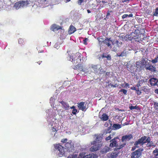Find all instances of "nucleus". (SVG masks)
Here are the masks:
<instances>
[{
    "label": "nucleus",
    "mask_w": 158,
    "mask_h": 158,
    "mask_svg": "<svg viewBox=\"0 0 158 158\" xmlns=\"http://www.w3.org/2000/svg\"><path fill=\"white\" fill-rule=\"evenodd\" d=\"M96 137L94 140L91 142V144L93 146L90 149V151L94 152L98 150L101 147L102 144L101 142L102 139V135L101 134H95L94 135Z\"/></svg>",
    "instance_id": "obj_1"
},
{
    "label": "nucleus",
    "mask_w": 158,
    "mask_h": 158,
    "mask_svg": "<svg viewBox=\"0 0 158 158\" xmlns=\"http://www.w3.org/2000/svg\"><path fill=\"white\" fill-rule=\"evenodd\" d=\"M141 35L143 37V35L141 33L138 34L137 33L133 32L129 35H127L125 36L124 39L126 40H135L136 41H142L143 40V38H141Z\"/></svg>",
    "instance_id": "obj_2"
},
{
    "label": "nucleus",
    "mask_w": 158,
    "mask_h": 158,
    "mask_svg": "<svg viewBox=\"0 0 158 158\" xmlns=\"http://www.w3.org/2000/svg\"><path fill=\"white\" fill-rule=\"evenodd\" d=\"M54 151L59 157H62L65 155V148L60 144L54 145Z\"/></svg>",
    "instance_id": "obj_3"
},
{
    "label": "nucleus",
    "mask_w": 158,
    "mask_h": 158,
    "mask_svg": "<svg viewBox=\"0 0 158 158\" xmlns=\"http://www.w3.org/2000/svg\"><path fill=\"white\" fill-rule=\"evenodd\" d=\"M110 38H106L104 40V43L107 46L110 47V48H112L111 44L110 43L111 42L112 45L116 44L118 46H120L122 44V42H119L118 40H116L114 42L112 40H111Z\"/></svg>",
    "instance_id": "obj_4"
},
{
    "label": "nucleus",
    "mask_w": 158,
    "mask_h": 158,
    "mask_svg": "<svg viewBox=\"0 0 158 158\" xmlns=\"http://www.w3.org/2000/svg\"><path fill=\"white\" fill-rule=\"evenodd\" d=\"M143 149L139 148L132 152L131 154V158H139L142 155Z\"/></svg>",
    "instance_id": "obj_5"
},
{
    "label": "nucleus",
    "mask_w": 158,
    "mask_h": 158,
    "mask_svg": "<svg viewBox=\"0 0 158 158\" xmlns=\"http://www.w3.org/2000/svg\"><path fill=\"white\" fill-rule=\"evenodd\" d=\"M29 4V2L27 0L21 1L15 3L14 6L16 9H18L21 7L27 6Z\"/></svg>",
    "instance_id": "obj_6"
},
{
    "label": "nucleus",
    "mask_w": 158,
    "mask_h": 158,
    "mask_svg": "<svg viewBox=\"0 0 158 158\" xmlns=\"http://www.w3.org/2000/svg\"><path fill=\"white\" fill-rule=\"evenodd\" d=\"M65 148L68 151L70 152H73L74 151V144L73 143L71 140L67 142L65 144Z\"/></svg>",
    "instance_id": "obj_7"
},
{
    "label": "nucleus",
    "mask_w": 158,
    "mask_h": 158,
    "mask_svg": "<svg viewBox=\"0 0 158 158\" xmlns=\"http://www.w3.org/2000/svg\"><path fill=\"white\" fill-rule=\"evenodd\" d=\"M118 137H116L111 139L110 141V147L112 148L114 147H117L118 146V143L116 139H118Z\"/></svg>",
    "instance_id": "obj_8"
},
{
    "label": "nucleus",
    "mask_w": 158,
    "mask_h": 158,
    "mask_svg": "<svg viewBox=\"0 0 158 158\" xmlns=\"http://www.w3.org/2000/svg\"><path fill=\"white\" fill-rule=\"evenodd\" d=\"M133 138V135L132 134L126 135L122 137V141L123 142L125 141H128Z\"/></svg>",
    "instance_id": "obj_9"
},
{
    "label": "nucleus",
    "mask_w": 158,
    "mask_h": 158,
    "mask_svg": "<svg viewBox=\"0 0 158 158\" xmlns=\"http://www.w3.org/2000/svg\"><path fill=\"white\" fill-rule=\"evenodd\" d=\"M85 102H81L78 103V107L80 110L82 111H85L87 109L86 107L85 106Z\"/></svg>",
    "instance_id": "obj_10"
},
{
    "label": "nucleus",
    "mask_w": 158,
    "mask_h": 158,
    "mask_svg": "<svg viewBox=\"0 0 158 158\" xmlns=\"http://www.w3.org/2000/svg\"><path fill=\"white\" fill-rule=\"evenodd\" d=\"M149 83L152 86H154L157 85L158 79L156 78H151L149 79Z\"/></svg>",
    "instance_id": "obj_11"
},
{
    "label": "nucleus",
    "mask_w": 158,
    "mask_h": 158,
    "mask_svg": "<svg viewBox=\"0 0 158 158\" xmlns=\"http://www.w3.org/2000/svg\"><path fill=\"white\" fill-rule=\"evenodd\" d=\"M61 29L62 27H61L55 24L52 25L51 27V30L54 31Z\"/></svg>",
    "instance_id": "obj_12"
},
{
    "label": "nucleus",
    "mask_w": 158,
    "mask_h": 158,
    "mask_svg": "<svg viewBox=\"0 0 158 158\" xmlns=\"http://www.w3.org/2000/svg\"><path fill=\"white\" fill-rule=\"evenodd\" d=\"M77 67H78V69L79 71L84 72L85 73L88 72L87 69L84 67L83 65L81 64H78Z\"/></svg>",
    "instance_id": "obj_13"
},
{
    "label": "nucleus",
    "mask_w": 158,
    "mask_h": 158,
    "mask_svg": "<svg viewBox=\"0 0 158 158\" xmlns=\"http://www.w3.org/2000/svg\"><path fill=\"white\" fill-rule=\"evenodd\" d=\"M136 64L137 69H138V70H140L144 67V66L142 64L140 61H137Z\"/></svg>",
    "instance_id": "obj_14"
},
{
    "label": "nucleus",
    "mask_w": 158,
    "mask_h": 158,
    "mask_svg": "<svg viewBox=\"0 0 158 158\" xmlns=\"http://www.w3.org/2000/svg\"><path fill=\"white\" fill-rule=\"evenodd\" d=\"M60 103L62 105L63 108L65 110H68L69 109V105L66 102L62 101L60 102Z\"/></svg>",
    "instance_id": "obj_15"
},
{
    "label": "nucleus",
    "mask_w": 158,
    "mask_h": 158,
    "mask_svg": "<svg viewBox=\"0 0 158 158\" xmlns=\"http://www.w3.org/2000/svg\"><path fill=\"white\" fill-rule=\"evenodd\" d=\"M145 68L147 70H150L151 72H155L156 71V68L152 65H149L148 66H147L145 67Z\"/></svg>",
    "instance_id": "obj_16"
},
{
    "label": "nucleus",
    "mask_w": 158,
    "mask_h": 158,
    "mask_svg": "<svg viewBox=\"0 0 158 158\" xmlns=\"http://www.w3.org/2000/svg\"><path fill=\"white\" fill-rule=\"evenodd\" d=\"M76 31V28L73 25H71L69 27L68 32L69 34H72L74 33Z\"/></svg>",
    "instance_id": "obj_17"
},
{
    "label": "nucleus",
    "mask_w": 158,
    "mask_h": 158,
    "mask_svg": "<svg viewBox=\"0 0 158 158\" xmlns=\"http://www.w3.org/2000/svg\"><path fill=\"white\" fill-rule=\"evenodd\" d=\"M148 60L147 59V58H142L141 59V60L140 61L142 64L145 67L147 65V64Z\"/></svg>",
    "instance_id": "obj_18"
},
{
    "label": "nucleus",
    "mask_w": 158,
    "mask_h": 158,
    "mask_svg": "<svg viewBox=\"0 0 158 158\" xmlns=\"http://www.w3.org/2000/svg\"><path fill=\"white\" fill-rule=\"evenodd\" d=\"M118 154L116 152H112L108 154V157L109 158H116L118 156Z\"/></svg>",
    "instance_id": "obj_19"
},
{
    "label": "nucleus",
    "mask_w": 158,
    "mask_h": 158,
    "mask_svg": "<svg viewBox=\"0 0 158 158\" xmlns=\"http://www.w3.org/2000/svg\"><path fill=\"white\" fill-rule=\"evenodd\" d=\"M101 119L103 121H106L109 119V117L106 113H103L100 117Z\"/></svg>",
    "instance_id": "obj_20"
},
{
    "label": "nucleus",
    "mask_w": 158,
    "mask_h": 158,
    "mask_svg": "<svg viewBox=\"0 0 158 158\" xmlns=\"http://www.w3.org/2000/svg\"><path fill=\"white\" fill-rule=\"evenodd\" d=\"M83 158H97V156L94 154H89L84 156Z\"/></svg>",
    "instance_id": "obj_21"
},
{
    "label": "nucleus",
    "mask_w": 158,
    "mask_h": 158,
    "mask_svg": "<svg viewBox=\"0 0 158 158\" xmlns=\"http://www.w3.org/2000/svg\"><path fill=\"white\" fill-rule=\"evenodd\" d=\"M147 136H144L142 137L140 139H139V140L141 142L142 145L146 143L145 140Z\"/></svg>",
    "instance_id": "obj_22"
},
{
    "label": "nucleus",
    "mask_w": 158,
    "mask_h": 158,
    "mask_svg": "<svg viewBox=\"0 0 158 158\" xmlns=\"http://www.w3.org/2000/svg\"><path fill=\"white\" fill-rule=\"evenodd\" d=\"M127 53L126 51L124 50L120 54L119 53H117L116 54V56H126Z\"/></svg>",
    "instance_id": "obj_23"
},
{
    "label": "nucleus",
    "mask_w": 158,
    "mask_h": 158,
    "mask_svg": "<svg viewBox=\"0 0 158 158\" xmlns=\"http://www.w3.org/2000/svg\"><path fill=\"white\" fill-rule=\"evenodd\" d=\"M142 90L146 93H148L150 91V89L147 86H144L141 87Z\"/></svg>",
    "instance_id": "obj_24"
},
{
    "label": "nucleus",
    "mask_w": 158,
    "mask_h": 158,
    "mask_svg": "<svg viewBox=\"0 0 158 158\" xmlns=\"http://www.w3.org/2000/svg\"><path fill=\"white\" fill-rule=\"evenodd\" d=\"M113 127L114 130L118 129L121 128V125L119 124H114L113 125Z\"/></svg>",
    "instance_id": "obj_25"
},
{
    "label": "nucleus",
    "mask_w": 158,
    "mask_h": 158,
    "mask_svg": "<svg viewBox=\"0 0 158 158\" xmlns=\"http://www.w3.org/2000/svg\"><path fill=\"white\" fill-rule=\"evenodd\" d=\"M152 154L154 155V156H158V149L156 148L155 150H154L152 152Z\"/></svg>",
    "instance_id": "obj_26"
},
{
    "label": "nucleus",
    "mask_w": 158,
    "mask_h": 158,
    "mask_svg": "<svg viewBox=\"0 0 158 158\" xmlns=\"http://www.w3.org/2000/svg\"><path fill=\"white\" fill-rule=\"evenodd\" d=\"M147 146L148 147H151L152 146L155 147L156 146L152 141H151L147 144Z\"/></svg>",
    "instance_id": "obj_27"
},
{
    "label": "nucleus",
    "mask_w": 158,
    "mask_h": 158,
    "mask_svg": "<svg viewBox=\"0 0 158 158\" xmlns=\"http://www.w3.org/2000/svg\"><path fill=\"white\" fill-rule=\"evenodd\" d=\"M154 107L156 110V111L158 112V103L156 102L154 103Z\"/></svg>",
    "instance_id": "obj_28"
},
{
    "label": "nucleus",
    "mask_w": 158,
    "mask_h": 158,
    "mask_svg": "<svg viewBox=\"0 0 158 158\" xmlns=\"http://www.w3.org/2000/svg\"><path fill=\"white\" fill-rule=\"evenodd\" d=\"M102 56V58H107V59L108 60H111V56L110 55H108L107 56H106L104 55V53H103Z\"/></svg>",
    "instance_id": "obj_29"
},
{
    "label": "nucleus",
    "mask_w": 158,
    "mask_h": 158,
    "mask_svg": "<svg viewBox=\"0 0 158 158\" xmlns=\"http://www.w3.org/2000/svg\"><path fill=\"white\" fill-rule=\"evenodd\" d=\"M77 155L76 154H73L72 155H69L68 157V158H77Z\"/></svg>",
    "instance_id": "obj_30"
},
{
    "label": "nucleus",
    "mask_w": 158,
    "mask_h": 158,
    "mask_svg": "<svg viewBox=\"0 0 158 158\" xmlns=\"http://www.w3.org/2000/svg\"><path fill=\"white\" fill-rule=\"evenodd\" d=\"M119 92H123L124 94L126 95L127 94V90L126 89H122L119 90Z\"/></svg>",
    "instance_id": "obj_31"
},
{
    "label": "nucleus",
    "mask_w": 158,
    "mask_h": 158,
    "mask_svg": "<svg viewBox=\"0 0 158 158\" xmlns=\"http://www.w3.org/2000/svg\"><path fill=\"white\" fill-rule=\"evenodd\" d=\"M110 129L111 126L108 127L105 130L106 134L110 133L111 132Z\"/></svg>",
    "instance_id": "obj_32"
},
{
    "label": "nucleus",
    "mask_w": 158,
    "mask_h": 158,
    "mask_svg": "<svg viewBox=\"0 0 158 158\" xmlns=\"http://www.w3.org/2000/svg\"><path fill=\"white\" fill-rule=\"evenodd\" d=\"M91 68L95 72L97 71V68L96 65H92V66L91 67Z\"/></svg>",
    "instance_id": "obj_33"
},
{
    "label": "nucleus",
    "mask_w": 158,
    "mask_h": 158,
    "mask_svg": "<svg viewBox=\"0 0 158 158\" xmlns=\"http://www.w3.org/2000/svg\"><path fill=\"white\" fill-rule=\"evenodd\" d=\"M158 56L155 58L154 59L152 60V62L153 63H156L158 62Z\"/></svg>",
    "instance_id": "obj_34"
},
{
    "label": "nucleus",
    "mask_w": 158,
    "mask_h": 158,
    "mask_svg": "<svg viewBox=\"0 0 158 158\" xmlns=\"http://www.w3.org/2000/svg\"><path fill=\"white\" fill-rule=\"evenodd\" d=\"M69 58L68 59L69 60L71 61L72 62L75 63V60H74L73 59V56H69L68 57Z\"/></svg>",
    "instance_id": "obj_35"
},
{
    "label": "nucleus",
    "mask_w": 158,
    "mask_h": 158,
    "mask_svg": "<svg viewBox=\"0 0 158 158\" xmlns=\"http://www.w3.org/2000/svg\"><path fill=\"white\" fill-rule=\"evenodd\" d=\"M140 144H141V142H140L139 140V139H138V140L136 141L135 142L134 145L135 146H138V145Z\"/></svg>",
    "instance_id": "obj_36"
},
{
    "label": "nucleus",
    "mask_w": 158,
    "mask_h": 158,
    "mask_svg": "<svg viewBox=\"0 0 158 158\" xmlns=\"http://www.w3.org/2000/svg\"><path fill=\"white\" fill-rule=\"evenodd\" d=\"M52 132H54V135H55V134L57 132L58 129H57V128H55L54 127H53L52 128Z\"/></svg>",
    "instance_id": "obj_37"
},
{
    "label": "nucleus",
    "mask_w": 158,
    "mask_h": 158,
    "mask_svg": "<svg viewBox=\"0 0 158 158\" xmlns=\"http://www.w3.org/2000/svg\"><path fill=\"white\" fill-rule=\"evenodd\" d=\"M126 145V143H124L123 144L120 145L119 146H118V148H117V149H121V148H123Z\"/></svg>",
    "instance_id": "obj_38"
},
{
    "label": "nucleus",
    "mask_w": 158,
    "mask_h": 158,
    "mask_svg": "<svg viewBox=\"0 0 158 158\" xmlns=\"http://www.w3.org/2000/svg\"><path fill=\"white\" fill-rule=\"evenodd\" d=\"M151 138L149 137H148V138L147 137V138L145 140L146 143H149L150 142H151Z\"/></svg>",
    "instance_id": "obj_39"
},
{
    "label": "nucleus",
    "mask_w": 158,
    "mask_h": 158,
    "mask_svg": "<svg viewBox=\"0 0 158 158\" xmlns=\"http://www.w3.org/2000/svg\"><path fill=\"white\" fill-rule=\"evenodd\" d=\"M18 42L19 44H22L24 43V40L23 39L20 38L18 40Z\"/></svg>",
    "instance_id": "obj_40"
},
{
    "label": "nucleus",
    "mask_w": 158,
    "mask_h": 158,
    "mask_svg": "<svg viewBox=\"0 0 158 158\" xmlns=\"http://www.w3.org/2000/svg\"><path fill=\"white\" fill-rule=\"evenodd\" d=\"M111 138H112V137L111 136V135H109L108 137H107L105 138V139L106 141H108V140H110Z\"/></svg>",
    "instance_id": "obj_41"
},
{
    "label": "nucleus",
    "mask_w": 158,
    "mask_h": 158,
    "mask_svg": "<svg viewBox=\"0 0 158 158\" xmlns=\"http://www.w3.org/2000/svg\"><path fill=\"white\" fill-rule=\"evenodd\" d=\"M109 149L108 147H106V148H105L103 149L104 150L103 151V152H104L105 153H106L109 151Z\"/></svg>",
    "instance_id": "obj_42"
},
{
    "label": "nucleus",
    "mask_w": 158,
    "mask_h": 158,
    "mask_svg": "<svg viewBox=\"0 0 158 158\" xmlns=\"http://www.w3.org/2000/svg\"><path fill=\"white\" fill-rule=\"evenodd\" d=\"M139 147V146H135L132 148L131 151H134L136 148H138Z\"/></svg>",
    "instance_id": "obj_43"
},
{
    "label": "nucleus",
    "mask_w": 158,
    "mask_h": 158,
    "mask_svg": "<svg viewBox=\"0 0 158 158\" xmlns=\"http://www.w3.org/2000/svg\"><path fill=\"white\" fill-rule=\"evenodd\" d=\"M77 110L76 109H73V110L72 113L73 114H76V113L77 112Z\"/></svg>",
    "instance_id": "obj_44"
},
{
    "label": "nucleus",
    "mask_w": 158,
    "mask_h": 158,
    "mask_svg": "<svg viewBox=\"0 0 158 158\" xmlns=\"http://www.w3.org/2000/svg\"><path fill=\"white\" fill-rule=\"evenodd\" d=\"M98 41L99 42H103L104 44H105V43H104V40H103V39H102V38H98Z\"/></svg>",
    "instance_id": "obj_45"
},
{
    "label": "nucleus",
    "mask_w": 158,
    "mask_h": 158,
    "mask_svg": "<svg viewBox=\"0 0 158 158\" xmlns=\"http://www.w3.org/2000/svg\"><path fill=\"white\" fill-rule=\"evenodd\" d=\"M137 90H136V91L137 92L136 93H137V94L138 95H140L141 94V93H142L139 90V88H138L137 89Z\"/></svg>",
    "instance_id": "obj_46"
},
{
    "label": "nucleus",
    "mask_w": 158,
    "mask_h": 158,
    "mask_svg": "<svg viewBox=\"0 0 158 158\" xmlns=\"http://www.w3.org/2000/svg\"><path fill=\"white\" fill-rule=\"evenodd\" d=\"M157 15H158V7L156 9L155 12L154 14V15L155 16H157Z\"/></svg>",
    "instance_id": "obj_47"
},
{
    "label": "nucleus",
    "mask_w": 158,
    "mask_h": 158,
    "mask_svg": "<svg viewBox=\"0 0 158 158\" xmlns=\"http://www.w3.org/2000/svg\"><path fill=\"white\" fill-rule=\"evenodd\" d=\"M67 140H68L66 138H65V139H62L61 140V142L63 143H66Z\"/></svg>",
    "instance_id": "obj_48"
},
{
    "label": "nucleus",
    "mask_w": 158,
    "mask_h": 158,
    "mask_svg": "<svg viewBox=\"0 0 158 158\" xmlns=\"http://www.w3.org/2000/svg\"><path fill=\"white\" fill-rule=\"evenodd\" d=\"M129 108L131 110L137 109V107L136 106H131Z\"/></svg>",
    "instance_id": "obj_49"
},
{
    "label": "nucleus",
    "mask_w": 158,
    "mask_h": 158,
    "mask_svg": "<svg viewBox=\"0 0 158 158\" xmlns=\"http://www.w3.org/2000/svg\"><path fill=\"white\" fill-rule=\"evenodd\" d=\"M144 82V80H142L140 81H139V83L141 85H142L143 83Z\"/></svg>",
    "instance_id": "obj_50"
},
{
    "label": "nucleus",
    "mask_w": 158,
    "mask_h": 158,
    "mask_svg": "<svg viewBox=\"0 0 158 158\" xmlns=\"http://www.w3.org/2000/svg\"><path fill=\"white\" fill-rule=\"evenodd\" d=\"M128 15L124 14L122 16V18L123 19H125L128 17Z\"/></svg>",
    "instance_id": "obj_51"
},
{
    "label": "nucleus",
    "mask_w": 158,
    "mask_h": 158,
    "mask_svg": "<svg viewBox=\"0 0 158 158\" xmlns=\"http://www.w3.org/2000/svg\"><path fill=\"white\" fill-rule=\"evenodd\" d=\"M46 1V0H39L40 3H44Z\"/></svg>",
    "instance_id": "obj_52"
},
{
    "label": "nucleus",
    "mask_w": 158,
    "mask_h": 158,
    "mask_svg": "<svg viewBox=\"0 0 158 158\" xmlns=\"http://www.w3.org/2000/svg\"><path fill=\"white\" fill-rule=\"evenodd\" d=\"M84 0H79L78 2V3L80 5H81V3L83 2Z\"/></svg>",
    "instance_id": "obj_53"
},
{
    "label": "nucleus",
    "mask_w": 158,
    "mask_h": 158,
    "mask_svg": "<svg viewBox=\"0 0 158 158\" xmlns=\"http://www.w3.org/2000/svg\"><path fill=\"white\" fill-rule=\"evenodd\" d=\"M131 89L132 90H135L136 91V90H137V89H136L135 87L133 86L131 87Z\"/></svg>",
    "instance_id": "obj_54"
},
{
    "label": "nucleus",
    "mask_w": 158,
    "mask_h": 158,
    "mask_svg": "<svg viewBox=\"0 0 158 158\" xmlns=\"http://www.w3.org/2000/svg\"><path fill=\"white\" fill-rule=\"evenodd\" d=\"M124 84H125V86H124V87H126L129 86V84L128 83H126V82H125L124 83Z\"/></svg>",
    "instance_id": "obj_55"
},
{
    "label": "nucleus",
    "mask_w": 158,
    "mask_h": 158,
    "mask_svg": "<svg viewBox=\"0 0 158 158\" xmlns=\"http://www.w3.org/2000/svg\"><path fill=\"white\" fill-rule=\"evenodd\" d=\"M111 12H112V11H110L108 12L106 15V18H107V16L110 15V13Z\"/></svg>",
    "instance_id": "obj_56"
},
{
    "label": "nucleus",
    "mask_w": 158,
    "mask_h": 158,
    "mask_svg": "<svg viewBox=\"0 0 158 158\" xmlns=\"http://www.w3.org/2000/svg\"><path fill=\"white\" fill-rule=\"evenodd\" d=\"M129 124V122H125V123H123V126L125 125H127Z\"/></svg>",
    "instance_id": "obj_57"
},
{
    "label": "nucleus",
    "mask_w": 158,
    "mask_h": 158,
    "mask_svg": "<svg viewBox=\"0 0 158 158\" xmlns=\"http://www.w3.org/2000/svg\"><path fill=\"white\" fill-rule=\"evenodd\" d=\"M111 87H118V85H117L116 84H115V85H113V84H112L111 85Z\"/></svg>",
    "instance_id": "obj_58"
},
{
    "label": "nucleus",
    "mask_w": 158,
    "mask_h": 158,
    "mask_svg": "<svg viewBox=\"0 0 158 158\" xmlns=\"http://www.w3.org/2000/svg\"><path fill=\"white\" fill-rule=\"evenodd\" d=\"M104 126L106 127H107L108 126V123L107 122L106 123L104 124Z\"/></svg>",
    "instance_id": "obj_59"
},
{
    "label": "nucleus",
    "mask_w": 158,
    "mask_h": 158,
    "mask_svg": "<svg viewBox=\"0 0 158 158\" xmlns=\"http://www.w3.org/2000/svg\"><path fill=\"white\" fill-rule=\"evenodd\" d=\"M141 85L138 83L137 84L136 86L139 88V87Z\"/></svg>",
    "instance_id": "obj_60"
},
{
    "label": "nucleus",
    "mask_w": 158,
    "mask_h": 158,
    "mask_svg": "<svg viewBox=\"0 0 158 158\" xmlns=\"http://www.w3.org/2000/svg\"><path fill=\"white\" fill-rule=\"evenodd\" d=\"M108 123H110V126H111L112 125V122L110 120H109L108 121Z\"/></svg>",
    "instance_id": "obj_61"
},
{
    "label": "nucleus",
    "mask_w": 158,
    "mask_h": 158,
    "mask_svg": "<svg viewBox=\"0 0 158 158\" xmlns=\"http://www.w3.org/2000/svg\"><path fill=\"white\" fill-rule=\"evenodd\" d=\"M155 92L157 94H158V89H156L155 90Z\"/></svg>",
    "instance_id": "obj_62"
},
{
    "label": "nucleus",
    "mask_w": 158,
    "mask_h": 158,
    "mask_svg": "<svg viewBox=\"0 0 158 158\" xmlns=\"http://www.w3.org/2000/svg\"><path fill=\"white\" fill-rule=\"evenodd\" d=\"M133 15L132 14H130L128 15V17H133Z\"/></svg>",
    "instance_id": "obj_63"
},
{
    "label": "nucleus",
    "mask_w": 158,
    "mask_h": 158,
    "mask_svg": "<svg viewBox=\"0 0 158 158\" xmlns=\"http://www.w3.org/2000/svg\"><path fill=\"white\" fill-rule=\"evenodd\" d=\"M74 69H78V67H77V65L76 66H75V67L74 68Z\"/></svg>",
    "instance_id": "obj_64"
}]
</instances>
